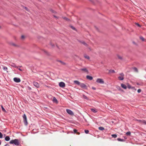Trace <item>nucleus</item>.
<instances>
[{
	"mask_svg": "<svg viewBox=\"0 0 146 146\" xmlns=\"http://www.w3.org/2000/svg\"><path fill=\"white\" fill-rule=\"evenodd\" d=\"M10 144H13L16 145H19L20 142L18 139H15L11 140L9 142Z\"/></svg>",
	"mask_w": 146,
	"mask_h": 146,
	"instance_id": "f257e3e1",
	"label": "nucleus"
},
{
	"mask_svg": "<svg viewBox=\"0 0 146 146\" xmlns=\"http://www.w3.org/2000/svg\"><path fill=\"white\" fill-rule=\"evenodd\" d=\"M23 122L24 124L25 125L27 126L28 124V123L27 121V117L25 114H24L23 116Z\"/></svg>",
	"mask_w": 146,
	"mask_h": 146,
	"instance_id": "f03ea898",
	"label": "nucleus"
},
{
	"mask_svg": "<svg viewBox=\"0 0 146 146\" xmlns=\"http://www.w3.org/2000/svg\"><path fill=\"white\" fill-rule=\"evenodd\" d=\"M96 82L98 83L101 84H103L104 83L103 79L101 78H98L96 80Z\"/></svg>",
	"mask_w": 146,
	"mask_h": 146,
	"instance_id": "7ed1b4c3",
	"label": "nucleus"
},
{
	"mask_svg": "<svg viewBox=\"0 0 146 146\" xmlns=\"http://www.w3.org/2000/svg\"><path fill=\"white\" fill-rule=\"evenodd\" d=\"M67 112L69 115H74V113L73 112L70 110L67 109L66 110Z\"/></svg>",
	"mask_w": 146,
	"mask_h": 146,
	"instance_id": "20e7f679",
	"label": "nucleus"
},
{
	"mask_svg": "<svg viewBox=\"0 0 146 146\" xmlns=\"http://www.w3.org/2000/svg\"><path fill=\"white\" fill-rule=\"evenodd\" d=\"M80 87L83 89H87V86L85 84L83 83H81L80 84Z\"/></svg>",
	"mask_w": 146,
	"mask_h": 146,
	"instance_id": "39448f33",
	"label": "nucleus"
},
{
	"mask_svg": "<svg viewBox=\"0 0 146 146\" xmlns=\"http://www.w3.org/2000/svg\"><path fill=\"white\" fill-rule=\"evenodd\" d=\"M13 80L14 82L17 83L20 82L21 81L20 78L17 77L14 78H13Z\"/></svg>",
	"mask_w": 146,
	"mask_h": 146,
	"instance_id": "423d86ee",
	"label": "nucleus"
},
{
	"mask_svg": "<svg viewBox=\"0 0 146 146\" xmlns=\"http://www.w3.org/2000/svg\"><path fill=\"white\" fill-rule=\"evenodd\" d=\"M59 86L62 88H64L65 86V84L63 82H60L59 84Z\"/></svg>",
	"mask_w": 146,
	"mask_h": 146,
	"instance_id": "0eeeda50",
	"label": "nucleus"
},
{
	"mask_svg": "<svg viewBox=\"0 0 146 146\" xmlns=\"http://www.w3.org/2000/svg\"><path fill=\"white\" fill-rule=\"evenodd\" d=\"M33 84L34 86H35L36 88H38L40 87L39 84L38 82H34Z\"/></svg>",
	"mask_w": 146,
	"mask_h": 146,
	"instance_id": "6e6552de",
	"label": "nucleus"
},
{
	"mask_svg": "<svg viewBox=\"0 0 146 146\" xmlns=\"http://www.w3.org/2000/svg\"><path fill=\"white\" fill-rule=\"evenodd\" d=\"M80 70L81 71H84L85 72L87 73V74L88 73V71L86 68H81Z\"/></svg>",
	"mask_w": 146,
	"mask_h": 146,
	"instance_id": "1a4fd4ad",
	"label": "nucleus"
},
{
	"mask_svg": "<svg viewBox=\"0 0 146 146\" xmlns=\"http://www.w3.org/2000/svg\"><path fill=\"white\" fill-rule=\"evenodd\" d=\"M86 78L87 79L89 80H92L93 79V78L92 76L89 75H87L86 76Z\"/></svg>",
	"mask_w": 146,
	"mask_h": 146,
	"instance_id": "9d476101",
	"label": "nucleus"
},
{
	"mask_svg": "<svg viewBox=\"0 0 146 146\" xmlns=\"http://www.w3.org/2000/svg\"><path fill=\"white\" fill-rule=\"evenodd\" d=\"M52 101L53 102L56 104H57L58 103V100L55 97H53Z\"/></svg>",
	"mask_w": 146,
	"mask_h": 146,
	"instance_id": "9b49d317",
	"label": "nucleus"
},
{
	"mask_svg": "<svg viewBox=\"0 0 146 146\" xmlns=\"http://www.w3.org/2000/svg\"><path fill=\"white\" fill-rule=\"evenodd\" d=\"M121 86L122 88L125 89H126L127 88L126 86L123 84H121Z\"/></svg>",
	"mask_w": 146,
	"mask_h": 146,
	"instance_id": "f8f14e48",
	"label": "nucleus"
},
{
	"mask_svg": "<svg viewBox=\"0 0 146 146\" xmlns=\"http://www.w3.org/2000/svg\"><path fill=\"white\" fill-rule=\"evenodd\" d=\"M56 61L60 62L62 65H65L66 64V63L65 62H64L61 60H57Z\"/></svg>",
	"mask_w": 146,
	"mask_h": 146,
	"instance_id": "ddd939ff",
	"label": "nucleus"
},
{
	"mask_svg": "<svg viewBox=\"0 0 146 146\" xmlns=\"http://www.w3.org/2000/svg\"><path fill=\"white\" fill-rule=\"evenodd\" d=\"M74 83L75 84H77L78 85H79L81 83H80L79 81L77 80H74Z\"/></svg>",
	"mask_w": 146,
	"mask_h": 146,
	"instance_id": "4468645a",
	"label": "nucleus"
},
{
	"mask_svg": "<svg viewBox=\"0 0 146 146\" xmlns=\"http://www.w3.org/2000/svg\"><path fill=\"white\" fill-rule=\"evenodd\" d=\"M11 65L12 67H13L15 68H18V67L16 65L15 63H12L11 64Z\"/></svg>",
	"mask_w": 146,
	"mask_h": 146,
	"instance_id": "2eb2a0df",
	"label": "nucleus"
},
{
	"mask_svg": "<svg viewBox=\"0 0 146 146\" xmlns=\"http://www.w3.org/2000/svg\"><path fill=\"white\" fill-rule=\"evenodd\" d=\"M5 139L6 141H8L10 140V138L9 136H7L5 137Z\"/></svg>",
	"mask_w": 146,
	"mask_h": 146,
	"instance_id": "dca6fc26",
	"label": "nucleus"
},
{
	"mask_svg": "<svg viewBox=\"0 0 146 146\" xmlns=\"http://www.w3.org/2000/svg\"><path fill=\"white\" fill-rule=\"evenodd\" d=\"M94 113H96L97 112V110L95 109L91 108L90 109Z\"/></svg>",
	"mask_w": 146,
	"mask_h": 146,
	"instance_id": "f3484780",
	"label": "nucleus"
},
{
	"mask_svg": "<svg viewBox=\"0 0 146 146\" xmlns=\"http://www.w3.org/2000/svg\"><path fill=\"white\" fill-rule=\"evenodd\" d=\"M82 97L84 99H86L87 100H89V98L86 95H85L84 94L83 95Z\"/></svg>",
	"mask_w": 146,
	"mask_h": 146,
	"instance_id": "a211bd4d",
	"label": "nucleus"
},
{
	"mask_svg": "<svg viewBox=\"0 0 146 146\" xmlns=\"http://www.w3.org/2000/svg\"><path fill=\"white\" fill-rule=\"evenodd\" d=\"M117 140L119 141H122V142H124L125 141V140L124 139H121L120 138H118L117 139Z\"/></svg>",
	"mask_w": 146,
	"mask_h": 146,
	"instance_id": "6ab92c4d",
	"label": "nucleus"
},
{
	"mask_svg": "<svg viewBox=\"0 0 146 146\" xmlns=\"http://www.w3.org/2000/svg\"><path fill=\"white\" fill-rule=\"evenodd\" d=\"M118 79L119 80H122L124 79V78L123 77L121 76H119L118 77Z\"/></svg>",
	"mask_w": 146,
	"mask_h": 146,
	"instance_id": "aec40b11",
	"label": "nucleus"
},
{
	"mask_svg": "<svg viewBox=\"0 0 146 146\" xmlns=\"http://www.w3.org/2000/svg\"><path fill=\"white\" fill-rule=\"evenodd\" d=\"M127 88L129 89H131L132 87H131V85L128 83L127 84Z\"/></svg>",
	"mask_w": 146,
	"mask_h": 146,
	"instance_id": "412c9836",
	"label": "nucleus"
},
{
	"mask_svg": "<svg viewBox=\"0 0 146 146\" xmlns=\"http://www.w3.org/2000/svg\"><path fill=\"white\" fill-rule=\"evenodd\" d=\"M98 129L101 131H102L105 129L103 127H100L98 128Z\"/></svg>",
	"mask_w": 146,
	"mask_h": 146,
	"instance_id": "4be33fe9",
	"label": "nucleus"
},
{
	"mask_svg": "<svg viewBox=\"0 0 146 146\" xmlns=\"http://www.w3.org/2000/svg\"><path fill=\"white\" fill-rule=\"evenodd\" d=\"M70 27L72 29L75 30V31H76V29L74 27H73V26H72V25H70Z\"/></svg>",
	"mask_w": 146,
	"mask_h": 146,
	"instance_id": "5701e85b",
	"label": "nucleus"
},
{
	"mask_svg": "<svg viewBox=\"0 0 146 146\" xmlns=\"http://www.w3.org/2000/svg\"><path fill=\"white\" fill-rule=\"evenodd\" d=\"M139 38L142 41H145V38L143 37V36H140L139 37Z\"/></svg>",
	"mask_w": 146,
	"mask_h": 146,
	"instance_id": "b1692460",
	"label": "nucleus"
},
{
	"mask_svg": "<svg viewBox=\"0 0 146 146\" xmlns=\"http://www.w3.org/2000/svg\"><path fill=\"white\" fill-rule=\"evenodd\" d=\"M84 57L85 58H86L87 59H89L90 58L89 56H88L86 55V54L84 55Z\"/></svg>",
	"mask_w": 146,
	"mask_h": 146,
	"instance_id": "393cba45",
	"label": "nucleus"
},
{
	"mask_svg": "<svg viewBox=\"0 0 146 146\" xmlns=\"http://www.w3.org/2000/svg\"><path fill=\"white\" fill-rule=\"evenodd\" d=\"M143 120H138V119H136V120H135V121H138L140 123H143Z\"/></svg>",
	"mask_w": 146,
	"mask_h": 146,
	"instance_id": "a878e982",
	"label": "nucleus"
},
{
	"mask_svg": "<svg viewBox=\"0 0 146 146\" xmlns=\"http://www.w3.org/2000/svg\"><path fill=\"white\" fill-rule=\"evenodd\" d=\"M117 57L120 60H123V58L121 56H119L118 55H117Z\"/></svg>",
	"mask_w": 146,
	"mask_h": 146,
	"instance_id": "bb28decb",
	"label": "nucleus"
},
{
	"mask_svg": "<svg viewBox=\"0 0 146 146\" xmlns=\"http://www.w3.org/2000/svg\"><path fill=\"white\" fill-rule=\"evenodd\" d=\"M63 18L64 19L66 20L67 21H70V19L67 17H63Z\"/></svg>",
	"mask_w": 146,
	"mask_h": 146,
	"instance_id": "cd10ccee",
	"label": "nucleus"
},
{
	"mask_svg": "<svg viewBox=\"0 0 146 146\" xmlns=\"http://www.w3.org/2000/svg\"><path fill=\"white\" fill-rule=\"evenodd\" d=\"M111 136L113 137H114V138H116L117 137V135L116 134H112L111 135Z\"/></svg>",
	"mask_w": 146,
	"mask_h": 146,
	"instance_id": "c85d7f7f",
	"label": "nucleus"
},
{
	"mask_svg": "<svg viewBox=\"0 0 146 146\" xmlns=\"http://www.w3.org/2000/svg\"><path fill=\"white\" fill-rule=\"evenodd\" d=\"M131 134V133L130 131H128L126 133V134L127 135H130Z\"/></svg>",
	"mask_w": 146,
	"mask_h": 146,
	"instance_id": "c756f323",
	"label": "nucleus"
},
{
	"mask_svg": "<svg viewBox=\"0 0 146 146\" xmlns=\"http://www.w3.org/2000/svg\"><path fill=\"white\" fill-rule=\"evenodd\" d=\"M109 72L110 73H114L115 72L114 70H110L109 71Z\"/></svg>",
	"mask_w": 146,
	"mask_h": 146,
	"instance_id": "7c9ffc66",
	"label": "nucleus"
},
{
	"mask_svg": "<svg viewBox=\"0 0 146 146\" xmlns=\"http://www.w3.org/2000/svg\"><path fill=\"white\" fill-rule=\"evenodd\" d=\"M1 108L2 110L4 111V112H6V111L4 108L3 107V106H1Z\"/></svg>",
	"mask_w": 146,
	"mask_h": 146,
	"instance_id": "2f4dec72",
	"label": "nucleus"
},
{
	"mask_svg": "<svg viewBox=\"0 0 146 146\" xmlns=\"http://www.w3.org/2000/svg\"><path fill=\"white\" fill-rule=\"evenodd\" d=\"M135 24L138 27H141V26L139 23H135Z\"/></svg>",
	"mask_w": 146,
	"mask_h": 146,
	"instance_id": "473e14b6",
	"label": "nucleus"
},
{
	"mask_svg": "<svg viewBox=\"0 0 146 146\" xmlns=\"http://www.w3.org/2000/svg\"><path fill=\"white\" fill-rule=\"evenodd\" d=\"M43 51L47 55H49V54L48 52L45 50H43Z\"/></svg>",
	"mask_w": 146,
	"mask_h": 146,
	"instance_id": "72a5a7b5",
	"label": "nucleus"
},
{
	"mask_svg": "<svg viewBox=\"0 0 146 146\" xmlns=\"http://www.w3.org/2000/svg\"><path fill=\"white\" fill-rule=\"evenodd\" d=\"M116 88L119 91L121 90V88L119 86H116Z\"/></svg>",
	"mask_w": 146,
	"mask_h": 146,
	"instance_id": "f704fd0d",
	"label": "nucleus"
},
{
	"mask_svg": "<svg viewBox=\"0 0 146 146\" xmlns=\"http://www.w3.org/2000/svg\"><path fill=\"white\" fill-rule=\"evenodd\" d=\"M131 89L134 90V91H136V89L134 87H132Z\"/></svg>",
	"mask_w": 146,
	"mask_h": 146,
	"instance_id": "c9c22d12",
	"label": "nucleus"
},
{
	"mask_svg": "<svg viewBox=\"0 0 146 146\" xmlns=\"http://www.w3.org/2000/svg\"><path fill=\"white\" fill-rule=\"evenodd\" d=\"M3 69L4 70H6L7 69V68L6 66H3Z\"/></svg>",
	"mask_w": 146,
	"mask_h": 146,
	"instance_id": "e433bc0d",
	"label": "nucleus"
},
{
	"mask_svg": "<svg viewBox=\"0 0 146 146\" xmlns=\"http://www.w3.org/2000/svg\"><path fill=\"white\" fill-rule=\"evenodd\" d=\"M50 11L52 13H56V12L55 11H54V10H53V9H51L50 10Z\"/></svg>",
	"mask_w": 146,
	"mask_h": 146,
	"instance_id": "4c0bfd02",
	"label": "nucleus"
},
{
	"mask_svg": "<svg viewBox=\"0 0 146 146\" xmlns=\"http://www.w3.org/2000/svg\"><path fill=\"white\" fill-rule=\"evenodd\" d=\"M78 131L76 129H74L73 130L74 133H76Z\"/></svg>",
	"mask_w": 146,
	"mask_h": 146,
	"instance_id": "58836bf2",
	"label": "nucleus"
},
{
	"mask_svg": "<svg viewBox=\"0 0 146 146\" xmlns=\"http://www.w3.org/2000/svg\"><path fill=\"white\" fill-rule=\"evenodd\" d=\"M84 131L86 134H88L89 132V131L88 130H85Z\"/></svg>",
	"mask_w": 146,
	"mask_h": 146,
	"instance_id": "ea45409f",
	"label": "nucleus"
},
{
	"mask_svg": "<svg viewBox=\"0 0 146 146\" xmlns=\"http://www.w3.org/2000/svg\"><path fill=\"white\" fill-rule=\"evenodd\" d=\"M3 135L2 133L0 132V138H3Z\"/></svg>",
	"mask_w": 146,
	"mask_h": 146,
	"instance_id": "a19ab883",
	"label": "nucleus"
},
{
	"mask_svg": "<svg viewBox=\"0 0 146 146\" xmlns=\"http://www.w3.org/2000/svg\"><path fill=\"white\" fill-rule=\"evenodd\" d=\"M82 43L84 45L86 46L87 45V44L84 41L82 42Z\"/></svg>",
	"mask_w": 146,
	"mask_h": 146,
	"instance_id": "79ce46f5",
	"label": "nucleus"
},
{
	"mask_svg": "<svg viewBox=\"0 0 146 146\" xmlns=\"http://www.w3.org/2000/svg\"><path fill=\"white\" fill-rule=\"evenodd\" d=\"M134 70L136 72H138V69H137L136 68V67H134L133 68Z\"/></svg>",
	"mask_w": 146,
	"mask_h": 146,
	"instance_id": "37998d69",
	"label": "nucleus"
},
{
	"mask_svg": "<svg viewBox=\"0 0 146 146\" xmlns=\"http://www.w3.org/2000/svg\"><path fill=\"white\" fill-rule=\"evenodd\" d=\"M143 124L145 125H146V121L144 120H143Z\"/></svg>",
	"mask_w": 146,
	"mask_h": 146,
	"instance_id": "c03bdc74",
	"label": "nucleus"
},
{
	"mask_svg": "<svg viewBox=\"0 0 146 146\" xmlns=\"http://www.w3.org/2000/svg\"><path fill=\"white\" fill-rule=\"evenodd\" d=\"M141 89H139L137 90V92L138 93H140L141 92Z\"/></svg>",
	"mask_w": 146,
	"mask_h": 146,
	"instance_id": "a18cd8bd",
	"label": "nucleus"
},
{
	"mask_svg": "<svg viewBox=\"0 0 146 146\" xmlns=\"http://www.w3.org/2000/svg\"><path fill=\"white\" fill-rule=\"evenodd\" d=\"M120 75L121 76H122V77H123L124 76V74H123V73H121L120 74Z\"/></svg>",
	"mask_w": 146,
	"mask_h": 146,
	"instance_id": "49530a36",
	"label": "nucleus"
},
{
	"mask_svg": "<svg viewBox=\"0 0 146 146\" xmlns=\"http://www.w3.org/2000/svg\"><path fill=\"white\" fill-rule=\"evenodd\" d=\"M27 88H28V89L29 90H31V88L30 87H29V86H28Z\"/></svg>",
	"mask_w": 146,
	"mask_h": 146,
	"instance_id": "de8ad7c7",
	"label": "nucleus"
},
{
	"mask_svg": "<svg viewBox=\"0 0 146 146\" xmlns=\"http://www.w3.org/2000/svg\"><path fill=\"white\" fill-rule=\"evenodd\" d=\"M50 44L52 46V47H54V44H52L51 42L50 43Z\"/></svg>",
	"mask_w": 146,
	"mask_h": 146,
	"instance_id": "09e8293b",
	"label": "nucleus"
},
{
	"mask_svg": "<svg viewBox=\"0 0 146 146\" xmlns=\"http://www.w3.org/2000/svg\"><path fill=\"white\" fill-rule=\"evenodd\" d=\"M25 36L24 35H22V36H21V39H24L25 38Z\"/></svg>",
	"mask_w": 146,
	"mask_h": 146,
	"instance_id": "8fccbe9b",
	"label": "nucleus"
},
{
	"mask_svg": "<svg viewBox=\"0 0 146 146\" xmlns=\"http://www.w3.org/2000/svg\"><path fill=\"white\" fill-rule=\"evenodd\" d=\"M92 88L94 90H96V88L94 87H92Z\"/></svg>",
	"mask_w": 146,
	"mask_h": 146,
	"instance_id": "3c124183",
	"label": "nucleus"
},
{
	"mask_svg": "<svg viewBox=\"0 0 146 146\" xmlns=\"http://www.w3.org/2000/svg\"><path fill=\"white\" fill-rule=\"evenodd\" d=\"M25 10H26V11H28L29 9H28V8H27V7H25Z\"/></svg>",
	"mask_w": 146,
	"mask_h": 146,
	"instance_id": "603ef678",
	"label": "nucleus"
},
{
	"mask_svg": "<svg viewBox=\"0 0 146 146\" xmlns=\"http://www.w3.org/2000/svg\"><path fill=\"white\" fill-rule=\"evenodd\" d=\"M12 45L14 46H16V44H15L14 43H12Z\"/></svg>",
	"mask_w": 146,
	"mask_h": 146,
	"instance_id": "864d4df0",
	"label": "nucleus"
},
{
	"mask_svg": "<svg viewBox=\"0 0 146 146\" xmlns=\"http://www.w3.org/2000/svg\"><path fill=\"white\" fill-rule=\"evenodd\" d=\"M17 69L19 70H20V71H22V70L21 69H20V68H17Z\"/></svg>",
	"mask_w": 146,
	"mask_h": 146,
	"instance_id": "5fc2aeb1",
	"label": "nucleus"
},
{
	"mask_svg": "<svg viewBox=\"0 0 146 146\" xmlns=\"http://www.w3.org/2000/svg\"><path fill=\"white\" fill-rule=\"evenodd\" d=\"M76 133V134H77V135H80V132H78L77 131V132Z\"/></svg>",
	"mask_w": 146,
	"mask_h": 146,
	"instance_id": "6e6d98bb",
	"label": "nucleus"
},
{
	"mask_svg": "<svg viewBox=\"0 0 146 146\" xmlns=\"http://www.w3.org/2000/svg\"><path fill=\"white\" fill-rule=\"evenodd\" d=\"M5 146H9L8 144H6L5 145Z\"/></svg>",
	"mask_w": 146,
	"mask_h": 146,
	"instance_id": "4d7b16f0",
	"label": "nucleus"
},
{
	"mask_svg": "<svg viewBox=\"0 0 146 146\" xmlns=\"http://www.w3.org/2000/svg\"><path fill=\"white\" fill-rule=\"evenodd\" d=\"M119 91L122 92H123L124 91L123 90H122V89H121V90H120Z\"/></svg>",
	"mask_w": 146,
	"mask_h": 146,
	"instance_id": "13d9d810",
	"label": "nucleus"
},
{
	"mask_svg": "<svg viewBox=\"0 0 146 146\" xmlns=\"http://www.w3.org/2000/svg\"><path fill=\"white\" fill-rule=\"evenodd\" d=\"M91 2L93 3L92 0H89Z\"/></svg>",
	"mask_w": 146,
	"mask_h": 146,
	"instance_id": "bf43d9fd",
	"label": "nucleus"
},
{
	"mask_svg": "<svg viewBox=\"0 0 146 146\" xmlns=\"http://www.w3.org/2000/svg\"><path fill=\"white\" fill-rule=\"evenodd\" d=\"M54 17L56 18L57 17L56 16H55V15H54Z\"/></svg>",
	"mask_w": 146,
	"mask_h": 146,
	"instance_id": "052dcab7",
	"label": "nucleus"
},
{
	"mask_svg": "<svg viewBox=\"0 0 146 146\" xmlns=\"http://www.w3.org/2000/svg\"><path fill=\"white\" fill-rule=\"evenodd\" d=\"M137 85H139V83H137Z\"/></svg>",
	"mask_w": 146,
	"mask_h": 146,
	"instance_id": "680f3d73",
	"label": "nucleus"
},
{
	"mask_svg": "<svg viewBox=\"0 0 146 146\" xmlns=\"http://www.w3.org/2000/svg\"><path fill=\"white\" fill-rule=\"evenodd\" d=\"M124 138L125 139H126L127 138V137H124Z\"/></svg>",
	"mask_w": 146,
	"mask_h": 146,
	"instance_id": "e2e57ef3",
	"label": "nucleus"
},
{
	"mask_svg": "<svg viewBox=\"0 0 146 146\" xmlns=\"http://www.w3.org/2000/svg\"><path fill=\"white\" fill-rule=\"evenodd\" d=\"M1 140H0V145H1Z\"/></svg>",
	"mask_w": 146,
	"mask_h": 146,
	"instance_id": "0e129e2a",
	"label": "nucleus"
},
{
	"mask_svg": "<svg viewBox=\"0 0 146 146\" xmlns=\"http://www.w3.org/2000/svg\"><path fill=\"white\" fill-rule=\"evenodd\" d=\"M46 86V87H48V86H46H46Z\"/></svg>",
	"mask_w": 146,
	"mask_h": 146,
	"instance_id": "69168bd1",
	"label": "nucleus"
},
{
	"mask_svg": "<svg viewBox=\"0 0 146 146\" xmlns=\"http://www.w3.org/2000/svg\"><path fill=\"white\" fill-rule=\"evenodd\" d=\"M95 28L97 29H98V28L96 27H95Z\"/></svg>",
	"mask_w": 146,
	"mask_h": 146,
	"instance_id": "338daca9",
	"label": "nucleus"
},
{
	"mask_svg": "<svg viewBox=\"0 0 146 146\" xmlns=\"http://www.w3.org/2000/svg\"><path fill=\"white\" fill-rule=\"evenodd\" d=\"M22 67V66H20V67Z\"/></svg>",
	"mask_w": 146,
	"mask_h": 146,
	"instance_id": "774afa93",
	"label": "nucleus"
}]
</instances>
